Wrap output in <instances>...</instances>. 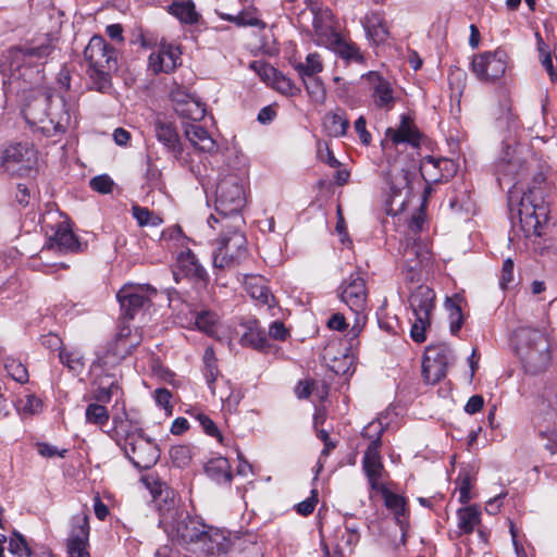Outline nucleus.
<instances>
[{
  "mask_svg": "<svg viewBox=\"0 0 557 557\" xmlns=\"http://www.w3.org/2000/svg\"><path fill=\"white\" fill-rule=\"evenodd\" d=\"M160 523L173 542L196 545L208 555L225 554L230 548V541L222 531L205 524L200 518L191 517L187 512H175L171 516V521L164 517Z\"/></svg>",
  "mask_w": 557,
  "mask_h": 557,
  "instance_id": "f257e3e1",
  "label": "nucleus"
},
{
  "mask_svg": "<svg viewBox=\"0 0 557 557\" xmlns=\"http://www.w3.org/2000/svg\"><path fill=\"white\" fill-rule=\"evenodd\" d=\"M23 114L35 132L51 138L53 143L59 141L72 123L76 122L73 106L60 95H47L35 99L25 107Z\"/></svg>",
  "mask_w": 557,
  "mask_h": 557,
  "instance_id": "f03ea898",
  "label": "nucleus"
},
{
  "mask_svg": "<svg viewBox=\"0 0 557 557\" xmlns=\"http://www.w3.org/2000/svg\"><path fill=\"white\" fill-rule=\"evenodd\" d=\"M110 436L123 449L129 461L140 470L150 469L160 458L157 443L146 436L140 425L128 418L125 411L112 419Z\"/></svg>",
  "mask_w": 557,
  "mask_h": 557,
  "instance_id": "7ed1b4c3",
  "label": "nucleus"
},
{
  "mask_svg": "<svg viewBox=\"0 0 557 557\" xmlns=\"http://www.w3.org/2000/svg\"><path fill=\"white\" fill-rule=\"evenodd\" d=\"M84 59L88 64L91 88L107 92L112 86L111 74L117 67L115 49L103 37L94 36L84 50Z\"/></svg>",
  "mask_w": 557,
  "mask_h": 557,
  "instance_id": "20e7f679",
  "label": "nucleus"
},
{
  "mask_svg": "<svg viewBox=\"0 0 557 557\" xmlns=\"http://www.w3.org/2000/svg\"><path fill=\"white\" fill-rule=\"evenodd\" d=\"M515 335L516 352L527 371L533 374L544 371L552 359L550 344L546 333L539 329L521 326Z\"/></svg>",
  "mask_w": 557,
  "mask_h": 557,
  "instance_id": "39448f33",
  "label": "nucleus"
},
{
  "mask_svg": "<svg viewBox=\"0 0 557 557\" xmlns=\"http://www.w3.org/2000/svg\"><path fill=\"white\" fill-rule=\"evenodd\" d=\"M243 223L242 215H235L234 221L224 222L216 238V248L213 252V265L220 269H230L242 263L248 255L247 239L239 231Z\"/></svg>",
  "mask_w": 557,
  "mask_h": 557,
  "instance_id": "423d86ee",
  "label": "nucleus"
},
{
  "mask_svg": "<svg viewBox=\"0 0 557 557\" xmlns=\"http://www.w3.org/2000/svg\"><path fill=\"white\" fill-rule=\"evenodd\" d=\"M245 206V196L243 186L238 178L234 175L222 178L215 190V211L208 219V224L215 228L214 223L222 224L224 222L234 221L235 215H240L239 211Z\"/></svg>",
  "mask_w": 557,
  "mask_h": 557,
  "instance_id": "0eeeda50",
  "label": "nucleus"
},
{
  "mask_svg": "<svg viewBox=\"0 0 557 557\" xmlns=\"http://www.w3.org/2000/svg\"><path fill=\"white\" fill-rule=\"evenodd\" d=\"M383 431L384 429L381 421L370 422L362 431V436L371 440V443L364 451L362 469L372 491H384L385 486L383 483L385 471L379 450Z\"/></svg>",
  "mask_w": 557,
  "mask_h": 557,
  "instance_id": "6e6552de",
  "label": "nucleus"
},
{
  "mask_svg": "<svg viewBox=\"0 0 557 557\" xmlns=\"http://www.w3.org/2000/svg\"><path fill=\"white\" fill-rule=\"evenodd\" d=\"M548 205L540 189H529L519 201L518 215L527 236L541 235L542 225L548 221Z\"/></svg>",
  "mask_w": 557,
  "mask_h": 557,
  "instance_id": "1a4fd4ad",
  "label": "nucleus"
},
{
  "mask_svg": "<svg viewBox=\"0 0 557 557\" xmlns=\"http://www.w3.org/2000/svg\"><path fill=\"white\" fill-rule=\"evenodd\" d=\"M434 299V290L425 285H420L409 297V305L414 317L410 329V336L416 343L420 344L426 339V331L431 326Z\"/></svg>",
  "mask_w": 557,
  "mask_h": 557,
  "instance_id": "9d476101",
  "label": "nucleus"
},
{
  "mask_svg": "<svg viewBox=\"0 0 557 557\" xmlns=\"http://www.w3.org/2000/svg\"><path fill=\"white\" fill-rule=\"evenodd\" d=\"M137 345L138 341L131 338V330L122 327L116 337L97 352V358L90 366V372L114 369Z\"/></svg>",
  "mask_w": 557,
  "mask_h": 557,
  "instance_id": "9b49d317",
  "label": "nucleus"
},
{
  "mask_svg": "<svg viewBox=\"0 0 557 557\" xmlns=\"http://www.w3.org/2000/svg\"><path fill=\"white\" fill-rule=\"evenodd\" d=\"M313 25L319 44L327 47L347 63H364V57L354 41L344 38L332 27L324 30L315 22Z\"/></svg>",
  "mask_w": 557,
  "mask_h": 557,
  "instance_id": "f8f14e48",
  "label": "nucleus"
},
{
  "mask_svg": "<svg viewBox=\"0 0 557 557\" xmlns=\"http://www.w3.org/2000/svg\"><path fill=\"white\" fill-rule=\"evenodd\" d=\"M495 169L499 185L502 187L509 185L510 195L512 194L511 188L516 187V184L524 177L527 173V166L518 156L517 148H510L509 146L496 162Z\"/></svg>",
  "mask_w": 557,
  "mask_h": 557,
  "instance_id": "ddd939ff",
  "label": "nucleus"
},
{
  "mask_svg": "<svg viewBox=\"0 0 557 557\" xmlns=\"http://www.w3.org/2000/svg\"><path fill=\"white\" fill-rule=\"evenodd\" d=\"M156 294V288L148 284H125L117 292L116 298L124 314L133 319L137 311L148 305Z\"/></svg>",
  "mask_w": 557,
  "mask_h": 557,
  "instance_id": "4468645a",
  "label": "nucleus"
},
{
  "mask_svg": "<svg viewBox=\"0 0 557 557\" xmlns=\"http://www.w3.org/2000/svg\"><path fill=\"white\" fill-rule=\"evenodd\" d=\"M471 67L480 81L493 82L505 74L507 53L499 49L481 53L473 58Z\"/></svg>",
  "mask_w": 557,
  "mask_h": 557,
  "instance_id": "2eb2a0df",
  "label": "nucleus"
},
{
  "mask_svg": "<svg viewBox=\"0 0 557 557\" xmlns=\"http://www.w3.org/2000/svg\"><path fill=\"white\" fill-rule=\"evenodd\" d=\"M37 162V152L28 143L9 146L2 157V165L8 172L23 175L29 172Z\"/></svg>",
  "mask_w": 557,
  "mask_h": 557,
  "instance_id": "dca6fc26",
  "label": "nucleus"
},
{
  "mask_svg": "<svg viewBox=\"0 0 557 557\" xmlns=\"http://www.w3.org/2000/svg\"><path fill=\"white\" fill-rule=\"evenodd\" d=\"M339 289L341 300L357 314V321L359 322V317L367 307L368 293L364 278L360 273H351L343 281Z\"/></svg>",
  "mask_w": 557,
  "mask_h": 557,
  "instance_id": "f3484780",
  "label": "nucleus"
},
{
  "mask_svg": "<svg viewBox=\"0 0 557 557\" xmlns=\"http://www.w3.org/2000/svg\"><path fill=\"white\" fill-rule=\"evenodd\" d=\"M86 244L78 240L65 221H61L51 227L42 251L53 250L61 253L83 251Z\"/></svg>",
  "mask_w": 557,
  "mask_h": 557,
  "instance_id": "a211bd4d",
  "label": "nucleus"
},
{
  "mask_svg": "<svg viewBox=\"0 0 557 557\" xmlns=\"http://www.w3.org/2000/svg\"><path fill=\"white\" fill-rule=\"evenodd\" d=\"M154 134L157 139L165 147L169 152H171L177 160L188 164L189 170L194 174H200L199 166L193 164V162H189L183 156V150L180 144V136L172 123L158 119L154 122Z\"/></svg>",
  "mask_w": 557,
  "mask_h": 557,
  "instance_id": "6ab92c4d",
  "label": "nucleus"
},
{
  "mask_svg": "<svg viewBox=\"0 0 557 557\" xmlns=\"http://www.w3.org/2000/svg\"><path fill=\"white\" fill-rule=\"evenodd\" d=\"M371 90V97L376 108L389 111L394 108L396 97L391 82L384 78L380 73L370 71L362 75Z\"/></svg>",
  "mask_w": 557,
  "mask_h": 557,
  "instance_id": "aec40b11",
  "label": "nucleus"
},
{
  "mask_svg": "<svg viewBox=\"0 0 557 557\" xmlns=\"http://www.w3.org/2000/svg\"><path fill=\"white\" fill-rule=\"evenodd\" d=\"M430 252L426 246L413 243L407 245L404 251V277L408 282L420 281V273L424 265L429 264Z\"/></svg>",
  "mask_w": 557,
  "mask_h": 557,
  "instance_id": "412c9836",
  "label": "nucleus"
},
{
  "mask_svg": "<svg viewBox=\"0 0 557 557\" xmlns=\"http://www.w3.org/2000/svg\"><path fill=\"white\" fill-rule=\"evenodd\" d=\"M410 173L398 162L388 165V169L383 173L385 189L388 194L391 202L396 198H401L403 194H408Z\"/></svg>",
  "mask_w": 557,
  "mask_h": 557,
  "instance_id": "4be33fe9",
  "label": "nucleus"
},
{
  "mask_svg": "<svg viewBox=\"0 0 557 557\" xmlns=\"http://www.w3.org/2000/svg\"><path fill=\"white\" fill-rule=\"evenodd\" d=\"M181 50L173 44H161L159 49L149 55V69L154 73H170L180 64Z\"/></svg>",
  "mask_w": 557,
  "mask_h": 557,
  "instance_id": "5701e85b",
  "label": "nucleus"
},
{
  "mask_svg": "<svg viewBox=\"0 0 557 557\" xmlns=\"http://www.w3.org/2000/svg\"><path fill=\"white\" fill-rule=\"evenodd\" d=\"M89 522L86 515L76 517V524L67 539L69 557H90L88 552Z\"/></svg>",
  "mask_w": 557,
  "mask_h": 557,
  "instance_id": "b1692460",
  "label": "nucleus"
},
{
  "mask_svg": "<svg viewBox=\"0 0 557 557\" xmlns=\"http://www.w3.org/2000/svg\"><path fill=\"white\" fill-rule=\"evenodd\" d=\"M94 375L92 385L94 398L98 403H109L113 396L122 394L116 373L107 371L91 372Z\"/></svg>",
  "mask_w": 557,
  "mask_h": 557,
  "instance_id": "393cba45",
  "label": "nucleus"
},
{
  "mask_svg": "<svg viewBox=\"0 0 557 557\" xmlns=\"http://www.w3.org/2000/svg\"><path fill=\"white\" fill-rule=\"evenodd\" d=\"M386 140L393 145L409 144L412 147L420 145V133L413 122L407 115H401L397 128H387L385 133Z\"/></svg>",
  "mask_w": 557,
  "mask_h": 557,
  "instance_id": "a878e982",
  "label": "nucleus"
},
{
  "mask_svg": "<svg viewBox=\"0 0 557 557\" xmlns=\"http://www.w3.org/2000/svg\"><path fill=\"white\" fill-rule=\"evenodd\" d=\"M184 133L196 150L210 154L218 151L216 141L201 125L197 123H187L184 126Z\"/></svg>",
  "mask_w": 557,
  "mask_h": 557,
  "instance_id": "bb28decb",
  "label": "nucleus"
},
{
  "mask_svg": "<svg viewBox=\"0 0 557 557\" xmlns=\"http://www.w3.org/2000/svg\"><path fill=\"white\" fill-rule=\"evenodd\" d=\"M244 285L247 293L259 305H264L271 309L275 304V298L267 285V280L261 275H246Z\"/></svg>",
  "mask_w": 557,
  "mask_h": 557,
  "instance_id": "cd10ccee",
  "label": "nucleus"
},
{
  "mask_svg": "<svg viewBox=\"0 0 557 557\" xmlns=\"http://www.w3.org/2000/svg\"><path fill=\"white\" fill-rule=\"evenodd\" d=\"M367 36L376 45L385 42L389 36L388 26L379 12L367 14L362 21Z\"/></svg>",
  "mask_w": 557,
  "mask_h": 557,
  "instance_id": "c85d7f7f",
  "label": "nucleus"
},
{
  "mask_svg": "<svg viewBox=\"0 0 557 557\" xmlns=\"http://www.w3.org/2000/svg\"><path fill=\"white\" fill-rule=\"evenodd\" d=\"M244 329L245 331L240 336V344L243 346L257 350H264L269 346L268 335L257 320L246 322Z\"/></svg>",
  "mask_w": 557,
  "mask_h": 557,
  "instance_id": "c756f323",
  "label": "nucleus"
},
{
  "mask_svg": "<svg viewBox=\"0 0 557 557\" xmlns=\"http://www.w3.org/2000/svg\"><path fill=\"white\" fill-rule=\"evenodd\" d=\"M205 470L219 484H230L232 481L231 466L226 458L218 457L209 460Z\"/></svg>",
  "mask_w": 557,
  "mask_h": 557,
  "instance_id": "7c9ffc66",
  "label": "nucleus"
},
{
  "mask_svg": "<svg viewBox=\"0 0 557 557\" xmlns=\"http://www.w3.org/2000/svg\"><path fill=\"white\" fill-rule=\"evenodd\" d=\"M294 69L301 78H311L323 71V61L319 53H309L305 61L294 63Z\"/></svg>",
  "mask_w": 557,
  "mask_h": 557,
  "instance_id": "2f4dec72",
  "label": "nucleus"
},
{
  "mask_svg": "<svg viewBox=\"0 0 557 557\" xmlns=\"http://www.w3.org/2000/svg\"><path fill=\"white\" fill-rule=\"evenodd\" d=\"M458 529L463 534H470L481 521V511L476 506H468L457 510Z\"/></svg>",
  "mask_w": 557,
  "mask_h": 557,
  "instance_id": "473e14b6",
  "label": "nucleus"
},
{
  "mask_svg": "<svg viewBox=\"0 0 557 557\" xmlns=\"http://www.w3.org/2000/svg\"><path fill=\"white\" fill-rule=\"evenodd\" d=\"M323 124L329 135L333 137L346 135L349 127V121L343 110L326 114Z\"/></svg>",
  "mask_w": 557,
  "mask_h": 557,
  "instance_id": "72a5a7b5",
  "label": "nucleus"
},
{
  "mask_svg": "<svg viewBox=\"0 0 557 557\" xmlns=\"http://www.w3.org/2000/svg\"><path fill=\"white\" fill-rule=\"evenodd\" d=\"M168 12L185 24H195L199 20V14L196 12L195 4L191 1H173L168 7Z\"/></svg>",
  "mask_w": 557,
  "mask_h": 557,
  "instance_id": "f704fd0d",
  "label": "nucleus"
},
{
  "mask_svg": "<svg viewBox=\"0 0 557 557\" xmlns=\"http://www.w3.org/2000/svg\"><path fill=\"white\" fill-rule=\"evenodd\" d=\"M214 396L219 397L223 407L230 412L237 408L243 398L242 392L234 388L228 381H223V385L216 389Z\"/></svg>",
  "mask_w": 557,
  "mask_h": 557,
  "instance_id": "c9c22d12",
  "label": "nucleus"
},
{
  "mask_svg": "<svg viewBox=\"0 0 557 557\" xmlns=\"http://www.w3.org/2000/svg\"><path fill=\"white\" fill-rule=\"evenodd\" d=\"M203 363H205V376L207 380L208 387L211 391L212 395L216 393L215 382L220 374L216 358L214 356V351L211 347H208L203 354Z\"/></svg>",
  "mask_w": 557,
  "mask_h": 557,
  "instance_id": "e433bc0d",
  "label": "nucleus"
},
{
  "mask_svg": "<svg viewBox=\"0 0 557 557\" xmlns=\"http://www.w3.org/2000/svg\"><path fill=\"white\" fill-rule=\"evenodd\" d=\"M175 112L184 119L191 120V123H196L206 115V108L200 100L193 97L191 99H187Z\"/></svg>",
  "mask_w": 557,
  "mask_h": 557,
  "instance_id": "4c0bfd02",
  "label": "nucleus"
},
{
  "mask_svg": "<svg viewBox=\"0 0 557 557\" xmlns=\"http://www.w3.org/2000/svg\"><path fill=\"white\" fill-rule=\"evenodd\" d=\"M446 372L447 369L444 367L443 362L436 363L433 357L432 359H430V357H423L422 375L428 384H435L440 382L445 377Z\"/></svg>",
  "mask_w": 557,
  "mask_h": 557,
  "instance_id": "58836bf2",
  "label": "nucleus"
},
{
  "mask_svg": "<svg viewBox=\"0 0 557 557\" xmlns=\"http://www.w3.org/2000/svg\"><path fill=\"white\" fill-rule=\"evenodd\" d=\"M102 404L98 401L89 404L85 411L86 422L95 424L100 429L106 426L110 419L109 411Z\"/></svg>",
  "mask_w": 557,
  "mask_h": 557,
  "instance_id": "ea45409f",
  "label": "nucleus"
},
{
  "mask_svg": "<svg viewBox=\"0 0 557 557\" xmlns=\"http://www.w3.org/2000/svg\"><path fill=\"white\" fill-rule=\"evenodd\" d=\"M59 359L63 366L75 374L83 372L85 368L84 356L79 350H65L59 351Z\"/></svg>",
  "mask_w": 557,
  "mask_h": 557,
  "instance_id": "a19ab883",
  "label": "nucleus"
},
{
  "mask_svg": "<svg viewBox=\"0 0 557 557\" xmlns=\"http://www.w3.org/2000/svg\"><path fill=\"white\" fill-rule=\"evenodd\" d=\"M195 325L196 327L209 335H213L215 333V327L218 324V315L210 310H202L194 313Z\"/></svg>",
  "mask_w": 557,
  "mask_h": 557,
  "instance_id": "79ce46f5",
  "label": "nucleus"
},
{
  "mask_svg": "<svg viewBox=\"0 0 557 557\" xmlns=\"http://www.w3.org/2000/svg\"><path fill=\"white\" fill-rule=\"evenodd\" d=\"M424 357H432L434 358V361L437 363H444V367L448 369V366L454 360V354L451 348L447 344H437V345H430L426 347Z\"/></svg>",
  "mask_w": 557,
  "mask_h": 557,
  "instance_id": "37998d69",
  "label": "nucleus"
},
{
  "mask_svg": "<svg viewBox=\"0 0 557 557\" xmlns=\"http://www.w3.org/2000/svg\"><path fill=\"white\" fill-rule=\"evenodd\" d=\"M445 307L449 312V327L450 332L456 335L462 326L463 315L459 304V298H447Z\"/></svg>",
  "mask_w": 557,
  "mask_h": 557,
  "instance_id": "c03bdc74",
  "label": "nucleus"
},
{
  "mask_svg": "<svg viewBox=\"0 0 557 557\" xmlns=\"http://www.w3.org/2000/svg\"><path fill=\"white\" fill-rule=\"evenodd\" d=\"M178 262L183 268L187 270L188 273L203 278L206 276V270L198 262L197 257L191 250L182 251L178 256Z\"/></svg>",
  "mask_w": 557,
  "mask_h": 557,
  "instance_id": "a18cd8bd",
  "label": "nucleus"
},
{
  "mask_svg": "<svg viewBox=\"0 0 557 557\" xmlns=\"http://www.w3.org/2000/svg\"><path fill=\"white\" fill-rule=\"evenodd\" d=\"M448 165L453 166V162L448 159H436L432 156H428V157L423 158L420 169H421V173L424 177L430 176V178H432L433 181H440L444 177V175L436 177L435 175H433L431 173V169H434V170L435 169H438V170L448 169Z\"/></svg>",
  "mask_w": 557,
  "mask_h": 557,
  "instance_id": "49530a36",
  "label": "nucleus"
},
{
  "mask_svg": "<svg viewBox=\"0 0 557 557\" xmlns=\"http://www.w3.org/2000/svg\"><path fill=\"white\" fill-rule=\"evenodd\" d=\"M169 455L172 463L175 467L185 468L191 461L193 449L188 445H175L171 447Z\"/></svg>",
  "mask_w": 557,
  "mask_h": 557,
  "instance_id": "de8ad7c7",
  "label": "nucleus"
},
{
  "mask_svg": "<svg viewBox=\"0 0 557 557\" xmlns=\"http://www.w3.org/2000/svg\"><path fill=\"white\" fill-rule=\"evenodd\" d=\"M225 21L235 23L237 26H263V23L256 15V11H242L236 15L221 14Z\"/></svg>",
  "mask_w": 557,
  "mask_h": 557,
  "instance_id": "09e8293b",
  "label": "nucleus"
},
{
  "mask_svg": "<svg viewBox=\"0 0 557 557\" xmlns=\"http://www.w3.org/2000/svg\"><path fill=\"white\" fill-rule=\"evenodd\" d=\"M4 369L7 373L18 383H26L28 381V371L26 367L13 358H7L4 360Z\"/></svg>",
  "mask_w": 557,
  "mask_h": 557,
  "instance_id": "8fccbe9b",
  "label": "nucleus"
},
{
  "mask_svg": "<svg viewBox=\"0 0 557 557\" xmlns=\"http://www.w3.org/2000/svg\"><path fill=\"white\" fill-rule=\"evenodd\" d=\"M132 213L134 219L138 222L140 226L151 225L158 226L162 223V220L153 214L148 208L140 206H133Z\"/></svg>",
  "mask_w": 557,
  "mask_h": 557,
  "instance_id": "3c124183",
  "label": "nucleus"
},
{
  "mask_svg": "<svg viewBox=\"0 0 557 557\" xmlns=\"http://www.w3.org/2000/svg\"><path fill=\"white\" fill-rule=\"evenodd\" d=\"M41 400L33 394H27L25 399H21L17 405V410L23 416H34L41 411Z\"/></svg>",
  "mask_w": 557,
  "mask_h": 557,
  "instance_id": "603ef678",
  "label": "nucleus"
},
{
  "mask_svg": "<svg viewBox=\"0 0 557 557\" xmlns=\"http://www.w3.org/2000/svg\"><path fill=\"white\" fill-rule=\"evenodd\" d=\"M385 500V505L388 509H391L396 516H401L405 513V499L394 493H391L385 486L384 491H380Z\"/></svg>",
  "mask_w": 557,
  "mask_h": 557,
  "instance_id": "864d4df0",
  "label": "nucleus"
},
{
  "mask_svg": "<svg viewBox=\"0 0 557 557\" xmlns=\"http://www.w3.org/2000/svg\"><path fill=\"white\" fill-rule=\"evenodd\" d=\"M272 86L277 91L285 94V95H296L299 92V88L295 86L293 81L288 77H286L283 73L278 72L277 75L272 81Z\"/></svg>",
  "mask_w": 557,
  "mask_h": 557,
  "instance_id": "5fc2aeb1",
  "label": "nucleus"
},
{
  "mask_svg": "<svg viewBox=\"0 0 557 557\" xmlns=\"http://www.w3.org/2000/svg\"><path fill=\"white\" fill-rule=\"evenodd\" d=\"M302 83L307 92L312 99L317 101H322L324 99L325 90L320 78L313 76L311 78H306V81H302Z\"/></svg>",
  "mask_w": 557,
  "mask_h": 557,
  "instance_id": "6e6d98bb",
  "label": "nucleus"
},
{
  "mask_svg": "<svg viewBox=\"0 0 557 557\" xmlns=\"http://www.w3.org/2000/svg\"><path fill=\"white\" fill-rule=\"evenodd\" d=\"M9 550L18 556H30L32 554L25 539L18 533H14V537L10 540Z\"/></svg>",
  "mask_w": 557,
  "mask_h": 557,
  "instance_id": "4d7b16f0",
  "label": "nucleus"
},
{
  "mask_svg": "<svg viewBox=\"0 0 557 557\" xmlns=\"http://www.w3.org/2000/svg\"><path fill=\"white\" fill-rule=\"evenodd\" d=\"M513 269H515L513 261L510 258H507L503 263L500 278H499V286L503 289L509 288V286L512 284V282L515 280Z\"/></svg>",
  "mask_w": 557,
  "mask_h": 557,
  "instance_id": "13d9d810",
  "label": "nucleus"
},
{
  "mask_svg": "<svg viewBox=\"0 0 557 557\" xmlns=\"http://www.w3.org/2000/svg\"><path fill=\"white\" fill-rule=\"evenodd\" d=\"M113 181L108 175H98L90 181V187L101 194H109L112 190Z\"/></svg>",
  "mask_w": 557,
  "mask_h": 557,
  "instance_id": "bf43d9fd",
  "label": "nucleus"
},
{
  "mask_svg": "<svg viewBox=\"0 0 557 557\" xmlns=\"http://www.w3.org/2000/svg\"><path fill=\"white\" fill-rule=\"evenodd\" d=\"M317 495H318L317 491L312 490L310 497H308L307 499L297 504V506H296L297 512L301 516H308V515L312 513V511L314 510L315 505L318 503Z\"/></svg>",
  "mask_w": 557,
  "mask_h": 557,
  "instance_id": "052dcab7",
  "label": "nucleus"
},
{
  "mask_svg": "<svg viewBox=\"0 0 557 557\" xmlns=\"http://www.w3.org/2000/svg\"><path fill=\"white\" fill-rule=\"evenodd\" d=\"M197 420L199 421L200 425L202 426L203 431L212 436L221 438V433L216 426V424L207 416L203 413H199L197 416Z\"/></svg>",
  "mask_w": 557,
  "mask_h": 557,
  "instance_id": "680f3d73",
  "label": "nucleus"
},
{
  "mask_svg": "<svg viewBox=\"0 0 557 557\" xmlns=\"http://www.w3.org/2000/svg\"><path fill=\"white\" fill-rule=\"evenodd\" d=\"M367 122L363 116H359L354 124L356 133L359 135L360 141L368 146L371 143V134L367 131Z\"/></svg>",
  "mask_w": 557,
  "mask_h": 557,
  "instance_id": "e2e57ef3",
  "label": "nucleus"
},
{
  "mask_svg": "<svg viewBox=\"0 0 557 557\" xmlns=\"http://www.w3.org/2000/svg\"><path fill=\"white\" fill-rule=\"evenodd\" d=\"M544 441V447L550 451V454H557V432L554 430L543 431L540 433Z\"/></svg>",
  "mask_w": 557,
  "mask_h": 557,
  "instance_id": "0e129e2a",
  "label": "nucleus"
},
{
  "mask_svg": "<svg viewBox=\"0 0 557 557\" xmlns=\"http://www.w3.org/2000/svg\"><path fill=\"white\" fill-rule=\"evenodd\" d=\"M268 335L273 339L284 341L288 335V331L283 324V322L274 321L271 323L269 327Z\"/></svg>",
  "mask_w": 557,
  "mask_h": 557,
  "instance_id": "69168bd1",
  "label": "nucleus"
},
{
  "mask_svg": "<svg viewBox=\"0 0 557 557\" xmlns=\"http://www.w3.org/2000/svg\"><path fill=\"white\" fill-rule=\"evenodd\" d=\"M171 397H172V394L166 388H157L154 391V400H156L157 405L165 410L171 408V406H170Z\"/></svg>",
  "mask_w": 557,
  "mask_h": 557,
  "instance_id": "338daca9",
  "label": "nucleus"
},
{
  "mask_svg": "<svg viewBox=\"0 0 557 557\" xmlns=\"http://www.w3.org/2000/svg\"><path fill=\"white\" fill-rule=\"evenodd\" d=\"M484 399L481 395H473L465 406V411L469 414L479 412L483 408Z\"/></svg>",
  "mask_w": 557,
  "mask_h": 557,
  "instance_id": "774afa93",
  "label": "nucleus"
}]
</instances>
